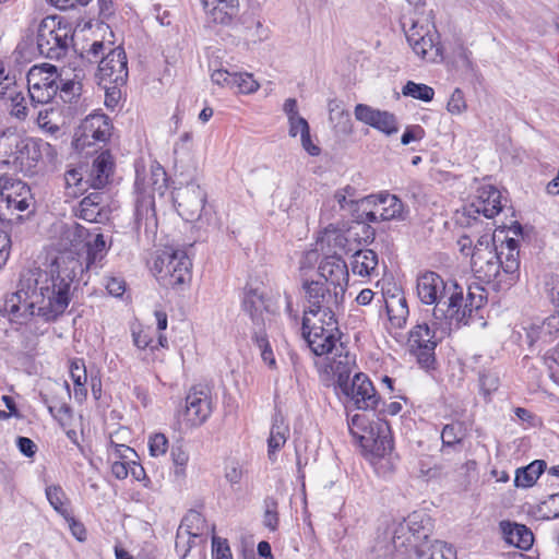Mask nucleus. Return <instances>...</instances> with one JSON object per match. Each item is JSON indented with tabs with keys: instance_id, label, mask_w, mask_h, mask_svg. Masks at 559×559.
<instances>
[{
	"instance_id": "nucleus-5",
	"label": "nucleus",
	"mask_w": 559,
	"mask_h": 559,
	"mask_svg": "<svg viewBox=\"0 0 559 559\" xmlns=\"http://www.w3.org/2000/svg\"><path fill=\"white\" fill-rule=\"evenodd\" d=\"M191 266L192 263L185 250L165 247L157 252L152 272L160 285L175 288L190 282Z\"/></svg>"
},
{
	"instance_id": "nucleus-25",
	"label": "nucleus",
	"mask_w": 559,
	"mask_h": 559,
	"mask_svg": "<svg viewBox=\"0 0 559 559\" xmlns=\"http://www.w3.org/2000/svg\"><path fill=\"white\" fill-rule=\"evenodd\" d=\"M75 216L90 223H103L108 219V202L103 192L94 191L84 197L78 209Z\"/></svg>"
},
{
	"instance_id": "nucleus-21",
	"label": "nucleus",
	"mask_w": 559,
	"mask_h": 559,
	"mask_svg": "<svg viewBox=\"0 0 559 559\" xmlns=\"http://www.w3.org/2000/svg\"><path fill=\"white\" fill-rule=\"evenodd\" d=\"M319 275L323 283L333 289H342L345 294L348 285V267L346 262L337 255H328L319 264Z\"/></svg>"
},
{
	"instance_id": "nucleus-39",
	"label": "nucleus",
	"mask_w": 559,
	"mask_h": 559,
	"mask_svg": "<svg viewBox=\"0 0 559 559\" xmlns=\"http://www.w3.org/2000/svg\"><path fill=\"white\" fill-rule=\"evenodd\" d=\"M134 222L138 229L143 227L145 231L153 230L156 227L157 222L153 199L142 198L136 202Z\"/></svg>"
},
{
	"instance_id": "nucleus-50",
	"label": "nucleus",
	"mask_w": 559,
	"mask_h": 559,
	"mask_svg": "<svg viewBox=\"0 0 559 559\" xmlns=\"http://www.w3.org/2000/svg\"><path fill=\"white\" fill-rule=\"evenodd\" d=\"M212 533L215 532V525L211 527ZM212 559H233L231 550L226 538H222L213 534L212 536Z\"/></svg>"
},
{
	"instance_id": "nucleus-12",
	"label": "nucleus",
	"mask_w": 559,
	"mask_h": 559,
	"mask_svg": "<svg viewBox=\"0 0 559 559\" xmlns=\"http://www.w3.org/2000/svg\"><path fill=\"white\" fill-rule=\"evenodd\" d=\"M437 345L436 331L427 322L417 323L408 332V350L423 369L435 368Z\"/></svg>"
},
{
	"instance_id": "nucleus-55",
	"label": "nucleus",
	"mask_w": 559,
	"mask_h": 559,
	"mask_svg": "<svg viewBox=\"0 0 559 559\" xmlns=\"http://www.w3.org/2000/svg\"><path fill=\"white\" fill-rule=\"evenodd\" d=\"M447 109L452 115H460L466 109L464 94L460 88H455L447 104Z\"/></svg>"
},
{
	"instance_id": "nucleus-13",
	"label": "nucleus",
	"mask_w": 559,
	"mask_h": 559,
	"mask_svg": "<svg viewBox=\"0 0 559 559\" xmlns=\"http://www.w3.org/2000/svg\"><path fill=\"white\" fill-rule=\"evenodd\" d=\"M111 123L105 114H91L79 126L74 134L73 144L78 151L97 143L105 144L111 134Z\"/></svg>"
},
{
	"instance_id": "nucleus-41",
	"label": "nucleus",
	"mask_w": 559,
	"mask_h": 559,
	"mask_svg": "<svg viewBox=\"0 0 559 559\" xmlns=\"http://www.w3.org/2000/svg\"><path fill=\"white\" fill-rule=\"evenodd\" d=\"M206 523L203 515L195 511L190 510L182 519L181 524L178 528V539L182 537H200L205 530Z\"/></svg>"
},
{
	"instance_id": "nucleus-1",
	"label": "nucleus",
	"mask_w": 559,
	"mask_h": 559,
	"mask_svg": "<svg viewBox=\"0 0 559 559\" xmlns=\"http://www.w3.org/2000/svg\"><path fill=\"white\" fill-rule=\"evenodd\" d=\"M72 266H64L51 276V284L41 286L39 290L32 288V280H21L19 289L9 296L3 306L10 321L24 323L37 314L45 321H53L63 314L71 301L72 284L76 277V261Z\"/></svg>"
},
{
	"instance_id": "nucleus-49",
	"label": "nucleus",
	"mask_w": 559,
	"mask_h": 559,
	"mask_svg": "<svg viewBox=\"0 0 559 559\" xmlns=\"http://www.w3.org/2000/svg\"><path fill=\"white\" fill-rule=\"evenodd\" d=\"M479 388L483 395L488 399L499 388V377L491 370H483L479 372Z\"/></svg>"
},
{
	"instance_id": "nucleus-9",
	"label": "nucleus",
	"mask_w": 559,
	"mask_h": 559,
	"mask_svg": "<svg viewBox=\"0 0 559 559\" xmlns=\"http://www.w3.org/2000/svg\"><path fill=\"white\" fill-rule=\"evenodd\" d=\"M305 296L308 308L304 316L311 314L313 319H336L335 311L343 304L345 294L342 289H333L322 281H305Z\"/></svg>"
},
{
	"instance_id": "nucleus-54",
	"label": "nucleus",
	"mask_w": 559,
	"mask_h": 559,
	"mask_svg": "<svg viewBox=\"0 0 559 559\" xmlns=\"http://www.w3.org/2000/svg\"><path fill=\"white\" fill-rule=\"evenodd\" d=\"M264 508L263 523L271 531H275L278 525L277 501L273 498H267L264 501Z\"/></svg>"
},
{
	"instance_id": "nucleus-60",
	"label": "nucleus",
	"mask_w": 559,
	"mask_h": 559,
	"mask_svg": "<svg viewBox=\"0 0 559 559\" xmlns=\"http://www.w3.org/2000/svg\"><path fill=\"white\" fill-rule=\"evenodd\" d=\"M424 129L420 126L407 127L401 136V143L408 145L413 141L421 140L424 136Z\"/></svg>"
},
{
	"instance_id": "nucleus-38",
	"label": "nucleus",
	"mask_w": 559,
	"mask_h": 559,
	"mask_svg": "<svg viewBox=\"0 0 559 559\" xmlns=\"http://www.w3.org/2000/svg\"><path fill=\"white\" fill-rule=\"evenodd\" d=\"M546 467L547 464L544 460H535L528 465L518 468L513 479L514 486L523 488L534 486Z\"/></svg>"
},
{
	"instance_id": "nucleus-24",
	"label": "nucleus",
	"mask_w": 559,
	"mask_h": 559,
	"mask_svg": "<svg viewBox=\"0 0 559 559\" xmlns=\"http://www.w3.org/2000/svg\"><path fill=\"white\" fill-rule=\"evenodd\" d=\"M114 159L109 151L102 152L91 165H83L88 189L105 188L114 174Z\"/></svg>"
},
{
	"instance_id": "nucleus-64",
	"label": "nucleus",
	"mask_w": 559,
	"mask_h": 559,
	"mask_svg": "<svg viewBox=\"0 0 559 559\" xmlns=\"http://www.w3.org/2000/svg\"><path fill=\"white\" fill-rule=\"evenodd\" d=\"M288 124H289L288 134L292 138L297 136L298 133L301 134L305 131V129L306 130L310 129L308 121L301 116H297V117H295V119L288 120Z\"/></svg>"
},
{
	"instance_id": "nucleus-37",
	"label": "nucleus",
	"mask_w": 559,
	"mask_h": 559,
	"mask_svg": "<svg viewBox=\"0 0 559 559\" xmlns=\"http://www.w3.org/2000/svg\"><path fill=\"white\" fill-rule=\"evenodd\" d=\"M66 195L78 198L88 190L83 165L68 169L64 175Z\"/></svg>"
},
{
	"instance_id": "nucleus-26",
	"label": "nucleus",
	"mask_w": 559,
	"mask_h": 559,
	"mask_svg": "<svg viewBox=\"0 0 559 559\" xmlns=\"http://www.w3.org/2000/svg\"><path fill=\"white\" fill-rule=\"evenodd\" d=\"M58 231V249L60 251L79 252L85 248L86 239L91 237L88 229L75 222L62 223Z\"/></svg>"
},
{
	"instance_id": "nucleus-20",
	"label": "nucleus",
	"mask_w": 559,
	"mask_h": 559,
	"mask_svg": "<svg viewBox=\"0 0 559 559\" xmlns=\"http://www.w3.org/2000/svg\"><path fill=\"white\" fill-rule=\"evenodd\" d=\"M211 414L212 400L209 393L202 388H191L186 396V419L192 426H200L206 421Z\"/></svg>"
},
{
	"instance_id": "nucleus-30",
	"label": "nucleus",
	"mask_w": 559,
	"mask_h": 559,
	"mask_svg": "<svg viewBox=\"0 0 559 559\" xmlns=\"http://www.w3.org/2000/svg\"><path fill=\"white\" fill-rule=\"evenodd\" d=\"M289 436V426L283 414L276 411L272 418V426L267 439V455L271 462H275L276 452L286 443Z\"/></svg>"
},
{
	"instance_id": "nucleus-16",
	"label": "nucleus",
	"mask_w": 559,
	"mask_h": 559,
	"mask_svg": "<svg viewBox=\"0 0 559 559\" xmlns=\"http://www.w3.org/2000/svg\"><path fill=\"white\" fill-rule=\"evenodd\" d=\"M7 141L10 145L15 146L16 151L11 152L15 160L21 163L26 162L29 167L37 165L39 160L47 159L51 163L57 156L55 147L40 139H25L21 140L19 136H9Z\"/></svg>"
},
{
	"instance_id": "nucleus-18",
	"label": "nucleus",
	"mask_w": 559,
	"mask_h": 559,
	"mask_svg": "<svg viewBox=\"0 0 559 559\" xmlns=\"http://www.w3.org/2000/svg\"><path fill=\"white\" fill-rule=\"evenodd\" d=\"M354 114L358 121L372 127L388 136L399 131L397 119L395 115L390 111L376 109L365 104H358L355 106Z\"/></svg>"
},
{
	"instance_id": "nucleus-42",
	"label": "nucleus",
	"mask_w": 559,
	"mask_h": 559,
	"mask_svg": "<svg viewBox=\"0 0 559 559\" xmlns=\"http://www.w3.org/2000/svg\"><path fill=\"white\" fill-rule=\"evenodd\" d=\"M87 267H97L106 255V241L103 234H96L93 240L86 239Z\"/></svg>"
},
{
	"instance_id": "nucleus-47",
	"label": "nucleus",
	"mask_w": 559,
	"mask_h": 559,
	"mask_svg": "<svg viewBox=\"0 0 559 559\" xmlns=\"http://www.w3.org/2000/svg\"><path fill=\"white\" fill-rule=\"evenodd\" d=\"M235 84L231 85L230 90L241 94H251L258 91L259 83L253 79V75L247 72L235 73Z\"/></svg>"
},
{
	"instance_id": "nucleus-28",
	"label": "nucleus",
	"mask_w": 559,
	"mask_h": 559,
	"mask_svg": "<svg viewBox=\"0 0 559 559\" xmlns=\"http://www.w3.org/2000/svg\"><path fill=\"white\" fill-rule=\"evenodd\" d=\"M64 395L70 399V390L67 383L63 386L58 385L52 395L39 393L41 403L48 408L50 415L61 424L72 417V409L66 402Z\"/></svg>"
},
{
	"instance_id": "nucleus-29",
	"label": "nucleus",
	"mask_w": 559,
	"mask_h": 559,
	"mask_svg": "<svg viewBox=\"0 0 559 559\" xmlns=\"http://www.w3.org/2000/svg\"><path fill=\"white\" fill-rule=\"evenodd\" d=\"M242 310L250 317L255 330L263 329V313L266 309L264 294L258 288L246 287L242 297Z\"/></svg>"
},
{
	"instance_id": "nucleus-34",
	"label": "nucleus",
	"mask_w": 559,
	"mask_h": 559,
	"mask_svg": "<svg viewBox=\"0 0 559 559\" xmlns=\"http://www.w3.org/2000/svg\"><path fill=\"white\" fill-rule=\"evenodd\" d=\"M343 344L340 343L338 352H334L335 358L331 365V369L336 377V388H341L344 383H347L350 379L353 367L356 365L355 357L348 352H344Z\"/></svg>"
},
{
	"instance_id": "nucleus-22",
	"label": "nucleus",
	"mask_w": 559,
	"mask_h": 559,
	"mask_svg": "<svg viewBox=\"0 0 559 559\" xmlns=\"http://www.w3.org/2000/svg\"><path fill=\"white\" fill-rule=\"evenodd\" d=\"M361 204L378 205L381 221H405L409 213L402 200L391 193L368 195L361 200Z\"/></svg>"
},
{
	"instance_id": "nucleus-35",
	"label": "nucleus",
	"mask_w": 559,
	"mask_h": 559,
	"mask_svg": "<svg viewBox=\"0 0 559 559\" xmlns=\"http://www.w3.org/2000/svg\"><path fill=\"white\" fill-rule=\"evenodd\" d=\"M392 544L393 547L402 559H420L425 551L423 548H418L415 540H412L411 532H404L401 538H397L400 534L397 533V523L393 527L392 532Z\"/></svg>"
},
{
	"instance_id": "nucleus-32",
	"label": "nucleus",
	"mask_w": 559,
	"mask_h": 559,
	"mask_svg": "<svg viewBox=\"0 0 559 559\" xmlns=\"http://www.w3.org/2000/svg\"><path fill=\"white\" fill-rule=\"evenodd\" d=\"M378 254L371 249H361L352 255V271L361 277L378 276Z\"/></svg>"
},
{
	"instance_id": "nucleus-33",
	"label": "nucleus",
	"mask_w": 559,
	"mask_h": 559,
	"mask_svg": "<svg viewBox=\"0 0 559 559\" xmlns=\"http://www.w3.org/2000/svg\"><path fill=\"white\" fill-rule=\"evenodd\" d=\"M206 17L210 22L221 25H231L239 14L238 0H225V2L215 5V9H204Z\"/></svg>"
},
{
	"instance_id": "nucleus-2",
	"label": "nucleus",
	"mask_w": 559,
	"mask_h": 559,
	"mask_svg": "<svg viewBox=\"0 0 559 559\" xmlns=\"http://www.w3.org/2000/svg\"><path fill=\"white\" fill-rule=\"evenodd\" d=\"M472 271L477 280L496 286H512L520 277L519 241L508 238L498 251L490 233L481 235L474 246Z\"/></svg>"
},
{
	"instance_id": "nucleus-62",
	"label": "nucleus",
	"mask_w": 559,
	"mask_h": 559,
	"mask_svg": "<svg viewBox=\"0 0 559 559\" xmlns=\"http://www.w3.org/2000/svg\"><path fill=\"white\" fill-rule=\"evenodd\" d=\"M300 141L302 148L310 155V156H318L321 153V148L313 143L310 134V129L306 130L300 134Z\"/></svg>"
},
{
	"instance_id": "nucleus-57",
	"label": "nucleus",
	"mask_w": 559,
	"mask_h": 559,
	"mask_svg": "<svg viewBox=\"0 0 559 559\" xmlns=\"http://www.w3.org/2000/svg\"><path fill=\"white\" fill-rule=\"evenodd\" d=\"M429 559H456L454 549L444 543H436L430 548Z\"/></svg>"
},
{
	"instance_id": "nucleus-7",
	"label": "nucleus",
	"mask_w": 559,
	"mask_h": 559,
	"mask_svg": "<svg viewBox=\"0 0 559 559\" xmlns=\"http://www.w3.org/2000/svg\"><path fill=\"white\" fill-rule=\"evenodd\" d=\"M34 206L31 188L11 175H0V222L21 218L20 213Z\"/></svg>"
},
{
	"instance_id": "nucleus-17",
	"label": "nucleus",
	"mask_w": 559,
	"mask_h": 559,
	"mask_svg": "<svg viewBox=\"0 0 559 559\" xmlns=\"http://www.w3.org/2000/svg\"><path fill=\"white\" fill-rule=\"evenodd\" d=\"M97 78L99 83L115 84L122 86L128 80V60L123 48H112L106 56H103L99 64Z\"/></svg>"
},
{
	"instance_id": "nucleus-19",
	"label": "nucleus",
	"mask_w": 559,
	"mask_h": 559,
	"mask_svg": "<svg viewBox=\"0 0 559 559\" xmlns=\"http://www.w3.org/2000/svg\"><path fill=\"white\" fill-rule=\"evenodd\" d=\"M438 34L429 31L423 34L416 29V26L406 33V38L413 51L421 59L436 62L442 58V48L438 40Z\"/></svg>"
},
{
	"instance_id": "nucleus-46",
	"label": "nucleus",
	"mask_w": 559,
	"mask_h": 559,
	"mask_svg": "<svg viewBox=\"0 0 559 559\" xmlns=\"http://www.w3.org/2000/svg\"><path fill=\"white\" fill-rule=\"evenodd\" d=\"M60 97L64 103H73L81 95L82 84L75 80H58Z\"/></svg>"
},
{
	"instance_id": "nucleus-59",
	"label": "nucleus",
	"mask_w": 559,
	"mask_h": 559,
	"mask_svg": "<svg viewBox=\"0 0 559 559\" xmlns=\"http://www.w3.org/2000/svg\"><path fill=\"white\" fill-rule=\"evenodd\" d=\"M132 337L134 345L140 349H145L150 347L151 349H156L157 346L153 345V340L150 334L143 330L141 331H132Z\"/></svg>"
},
{
	"instance_id": "nucleus-58",
	"label": "nucleus",
	"mask_w": 559,
	"mask_h": 559,
	"mask_svg": "<svg viewBox=\"0 0 559 559\" xmlns=\"http://www.w3.org/2000/svg\"><path fill=\"white\" fill-rule=\"evenodd\" d=\"M235 73L229 72L226 69H215L211 73L212 82L219 85L231 88V85L235 84Z\"/></svg>"
},
{
	"instance_id": "nucleus-43",
	"label": "nucleus",
	"mask_w": 559,
	"mask_h": 559,
	"mask_svg": "<svg viewBox=\"0 0 559 559\" xmlns=\"http://www.w3.org/2000/svg\"><path fill=\"white\" fill-rule=\"evenodd\" d=\"M402 94L406 97H412L425 103H429L433 99L435 90L424 83H416L414 81H407L402 87Z\"/></svg>"
},
{
	"instance_id": "nucleus-10",
	"label": "nucleus",
	"mask_w": 559,
	"mask_h": 559,
	"mask_svg": "<svg viewBox=\"0 0 559 559\" xmlns=\"http://www.w3.org/2000/svg\"><path fill=\"white\" fill-rule=\"evenodd\" d=\"M27 95L31 105L37 108L52 100L59 90L57 68L49 63L33 66L26 75Z\"/></svg>"
},
{
	"instance_id": "nucleus-52",
	"label": "nucleus",
	"mask_w": 559,
	"mask_h": 559,
	"mask_svg": "<svg viewBox=\"0 0 559 559\" xmlns=\"http://www.w3.org/2000/svg\"><path fill=\"white\" fill-rule=\"evenodd\" d=\"M329 120L337 133L348 134L352 131L350 115L345 109L329 115Z\"/></svg>"
},
{
	"instance_id": "nucleus-14",
	"label": "nucleus",
	"mask_w": 559,
	"mask_h": 559,
	"mask_svg": "<svg viewBox=\"0 0 559 559\" xmlns=\"http://www.w3.org/2000/svg\"><path fill=\"white\" fill-rule=\"evenodd\" d=\"M502 210L501 192L493 186H483L477 190L476 199L464 207L463 215L467 226H472L477 222L479 215L486 218H492Z\"/></svg>"
},
{
	"instance_id": "nucleus-8",
	"label": "nucleus",
	"mask_w": 559,
	"mask_h": 559,
	"mask_svg": "<svg viewBox=\"0 0 559 559\" xmlns=\"http://www.w3.org/2000/svg\"><path fill=\"white\" fill-rule=\"evenodd\" d=\"M302 336L311 352L317 356H323L338 352L340 330L336 319L302 318Z\"/></svg>"
},
{
	"instance_id": "nucleus-11",
	"label": "nucleus",
	"mask_w": 559,
	"mask_h": 559,
	"mask_svg": "<svg viewBox=\"0 0 559 559\" xmlns=\"http://www.w3.org/2000/svg\"><path fill=\"white\" fill-rule=\"evenodd\" d=\"M347 405L356 409L381 412V396L377 393L367 374L357 372L347 383L338 388Z\"/></svg>"
},
{
	"instance_id": "nucleus-3",
	"label": "nucleus",
	"mask_w": 559,
	"mask_h": 559,
	"mask_svg": "<svg viewBox=\"0 0 559 559\" xmlns=\"http://www.w3.org/2000/svg\"><path fill=\"white\" fill-rule=\"evenodd\" d=\"M416 295L421 304L433 306L432 325L442 326L448 324L450 316L457 313L455 307L461 299L462 285L435 271H424L416 278Z\"/></svg>"
},
{
	"instance_id": "nucleus-27",
	"label": "nucleus",
	"mask_w": 559,
	"mask_h": 559,
	"mask_svg": "<svg viewBox=\"0 0 559 559\" xmlns=\"http://www.w3.org/2000/svg\"><path fill=\"white\" fill-rule=\"evenodd\" d=\"M478 292H474L472 287L468 288L466 297H464V289L462 288L461 299L457 300L456 307L457 313H453L450 316L448 325L451 326L453 323L455 324H467L468 319L472 317L473 312L480 309L486 300V297L483 294V288L476 287Z\"/></svg>"
},
{
	"instance_id": "nucleus-36",
	"label": "nucleus",
	"mask_w": 559,
	"mask_h": 559,
	"mask_svg": "<svg viewBox=\"0 0 559 559\" xmlns=\"http://www.w3.org/2000/svg\"><path fill=\"white\" fill-rule=\"evenodd\" d=\"M5 105L10 115L20 121L26 120L31 115V111L36 109L31 105L27 92H25L20 85L8 99Z\"/></svg>"
},
{
	"instance_id": "nucleus-15",
	"label": "nucleus",
	"mask_w": 559,
	"mask_h": 559,
	"mask_svg": "<svg viewBox=\"0 0 559 559\" xmlns=\"http://www.w3.org/2000/svg\"><path fill=\"white\" fill-rule=\"evenodd\" d=\"M178 214L188 222L200 219L205 210L206 193L195 182L179 187L174 192Z\"/></svg>"
},
{
	"instance_id": "nucleus-48",
	"label": "nucleus",
	"mask_w": 559,
	"mask_h": 559,
	"mask_svg": "<svg viewBox=\"0 0 559 559\" xmlns=\"http://www.w3.org/2000/svg\"><path fill=\"white\" fill-rule=\"evenodd\" d=\"M147 445L150 455L152 457L164 456L169 449L168 439L162 432H155L150 435Z\"/></svg>"
},
{
	"instance_id": "nucleus-63",
	"label": "nucleus",
	"mask_w": 559,
	"mask_h": 559,
	"mask_svg": "<svg viewBox=\"0 0 559 559\" xmlns=\"http://www.w3.org/2000/svg\"><path fill=\"white\" fill-rule=\"evenodd\" d=\"M16 445L20 452L26 457H32L36 453L37 445L35 442L27 437H17Z\"/></svg>"
},
{
	"instance_id": "nucleus-56",
	"label": "nucleus",
	"mask_w": 559,
	"mask_h": 559,
	"mask_svg": "<svg viewBox=\"0 0 559 559\" xmlns=\"http://www.w3.org/2000/svg\"><path fill=\"white\" fill-rule=\"evenodd\" d=\"M70 374L74 386L86 384L87 376L83 360H74L71 362Z\"/></svg>"
},
{
	"instance_id": "nucleus-45",
	"label": "nucleus",
	"mask_w": 559,
	"mask_h": 559,
	"mask_svg": "<svg viewBox=\"0 0 559 559\" xmlns=\"http://www.w3.org/2000/svg\"><path fill=\"white\" fill-rule=\"evenodd\" d=\"M47 500L64 520L73 514L70 500L64 491H45Z\"/></svg>"
},
{
	"instance_id": "nucleus-61",
	"label": "nucleus",
	"mask_w": 559,
	"mask_h": 559,
	"mask_svg": "<svg viewBox=\"0 0 559 559\" xmlns=\"http://www.w3.org/2000/svg\"><path fill=\"white\" fill-rule=\"evenodd\" d=\"M105 286L108 293L115 297H120L126 292V283L119 277H108Z\"/></svg>"
},
{
	"instance_id": "nucleus-23",
	"label": "nucleus",
	"mask_w": 559,
	"mask_h": 559,
	"mask_svg": "<svg viewBox=\"0 0 559 559\" xmlns=\"http://www.w3.org/2000/svg\"><path fill=\"white\" fill-rule=\"evenodd\" d=\"M404 532H411L412 540H415L418 548H423L432 532L431 518L424 511H414L397 523V533L400 534L397 538H401Z\"/></svg>"
},
{
	"instance_id": "nucleus-53",
	"label": "nucleus",
	"mask_w": 559,
	"mask_h": 559,
	"mask_svg": "<svg viewBox=\"0 0 559 559\" xmlns=\"http://www.w3.org/2000/svg\"><path fill=\"white\" fill-rule=\"evenodd\" d=\"M171 461L175 465V474L183 475L185 468L189 461V454L180 444H174L170 450Z\"/></svg>"
},
{
	"instance_id": "nucleus-6",
	"label": "nucleus",
	"mask_w": 559,
	"mask_h": 559,
	"mask_svg": "<svg viewBox=\"0 0 559 559\" xmlns=\"http://www.w3.org/2000/svg\"><path fill=\"white\" fill-rule=\"evenodd\" d=\"M73 41V29L56 16L45 17L37 29V48L41 56L59 60L64 57Z\"/></svg>"
},
{
	"instance_id": "nucleus-40",
	"label": "nucleus",
	"mask_w": 559,
	"mask_h": 559,
	"mask_svg": "<svg viewBox=\"0 0 559 559\" xmlns=\"http://www.w3.org/2000/svg\"><path fill=\"white\" fill-rule=\"evenodd\" d=\"M385 309L391 324L396 329L404 328L409 314L406 298L404 296H391L385 300Z\"/></svg>"
},
{
	"instance_id": "nucleus-44",
	"label": "nucleus",
	"mask_w": 559,
	"mask_h": 559,
	"mask_svg": "<svg viewBox=\"0 0 559 559\" xmlns=\"http://www.w3.org/2000/svg\"><path fill=\"white\" fill-rule=\"evenodd\" d=\"M252 341L260 349L262 360L267 364L270 368H275L276 360L265 331L263 329L254 330Z\"/></svg>"
},
{
	"instance_id": "nucleus-31",
	"label": "nucleus",
	"mask_w": 559,
	"mask_h": 559,
	"mask_svg": "<svg viewBox=\"0 0 559 559\" xmlns=\"http://www.w3.org/2000/svg\"><path fill=\"white\" fill-rule=\"evenodd\" d=\"M500 530L504 540L516 548L527 550L533 545V533L522 524L510 521L500 522Z\"/></svg>"
},
{
	"instance_id": "nucleus-51",
	"label": "nucleus",
	"mask_w": 559,
	"mask_h": 559,
	"mask_svg": "<svg viewBox=\"0 0 559 559\" xmlns=\"http://www.w3.org/2000/svg\"><path fill=\"white\" fill-rule=\"evenodd\" d=\"M356 190L350 186L337 190L334 194V199L340 205L341 210L354 211L358 200L355 198Z\"/></svg>"
},
{
	"instance_id": "nucleus-4",
	"label": "nucleus",
	"mask_w": 559,
	"mask_h": 559,
	"mask_svg": "<svg viewBox=\"0 0 559 559\" xmlns=\"http://www.w3.org/2000/svg\"><path fill=\"white\" fill-rule=\"evenodd\" d=\"M347 426L366 454L380 459L392 451L393 442L386 421L379 419L371 423L366 415L356 414L348 420Z\"/></svg>"
}]
</instances>
